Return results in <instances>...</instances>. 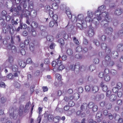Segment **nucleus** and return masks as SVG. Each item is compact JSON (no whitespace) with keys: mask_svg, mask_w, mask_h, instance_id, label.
<instances>
[{"mask_svg":"<svg viewBox=\"0 0 123 123\" xmlns=\"http://www.w3.org/2000/svg\"><path fill=\"white\" fill-rule=\"evenodd\" d=\"M97 18H94L93 19H88L87 17L85 19V20L88 22L93 24L95 25V27L96 28L99 27V21L101 20L102 19H105L103 20L100 22V24L102 27H107L109 25V23L112 21L111 18L109 17L108 12H102L99 14L94 15Z\"/></svg>","mask_w":123,"mask_h":123,"instance_id":"1","label":"nucleus"},{"mask_svg":"<svg viewBox=\"0 0 123 123\" xmlns=\"http://www.w3.org/2000/svg\"><path fill=\"white\" fill-rule=\"evenodd\" d=\"M72 21L73 23L77 22V26L80 30H82L83 28L84 25L87 22L84 19V15L82 14H78L77 17H74V19H72Z\"/></svg>","mask_w":123,"mask_h":123,"instance_id":"2","label":"nucleus"},{"mask_svg":"<svg viewBox=\"0 0 123 123\" xmlns=\"http://www.w3.org/2000/svg\"><path fill=\"white\" fill-rule=\"evenodd\" d=\"M55 61H53L52 62V66L54 67H58L57 68V70H61L65 68L64 65L62 64V61L58 62L56 63Z\"/></svg>","mask_w":123,"mask_h":123,"instance_id":"3","label":"nucleus"},{"mask_svg":"<svg viewBox=\"0 0 123 123\" xmlns=\"http://www.w3.org/2000/svg\"><path fill=\"white\" fill-rule=\"evenodd\" d=\"M106 53V55L105 57V60L103 61L102 62V64L103 66L105 67L108 64L109 62L111 60V57L110 55L111 52L108 54Z\"/></svg>","mask_w":123,"mask_h":123,"instance_id":"4","label":"nucleus"},{"mask_svg":"<svg viewBox=\"0 0 123 123\" xmlns=\"http://www.w3.org/2000/svg\"><path fill=\"white\" fill-rule=\"evenodd\" d=\"M9 113H10V117L11 119L13 118L14 119H16L17 117V115H18V112L16 111H13V109L10 110H9Z\"/></svg>","mask_w":123,"mask_h":123,"instance_id":"5","label":"nucleus"},{"mask_svg":"<svg viewBox=\"0 0 123 123\" xmlns=\"http://www.w3.org/2000/svg\"><path fill=\"white\" fill-rule=\"evenodd\" d=\"M9 61V63H8L7 62L3 64V66L5 68L9 67L10 68L12 66V63L13 61V57L11 56H10L8 58Z\"/></svg>","mask_w":123,"mask_h":123,"instance_id":"6","label":"nucleus"},{"mask_svg":"<svg viewBox=\"0 0 123 123\" xmlns=\"http://www.w3.org/2000/svg\"><path fill=\"white\" fill-rule=\"evenodd\" d=\"M101 47L103 49L105 50V53L106 54L109 53L111 52L110 49L107 46L106 44L102 43L101 44Z\"/></svg>","mask_w":123,"mask_h":123,"instance_id":"7","label":"nucleus"},{"mask_svg":"<svg viewBox=\"0 0 123 123\" xmlns=\"http://www.w3.org/2000/svg\"><path fill=\"white\" fill-rule=\"evenodd\" d=\"M105 9L106 6H105L104 5H101L98 7V10L95 12L94 14L96 15V14L97 15V14H99L103 12L104 11Z\"/></svg>","mask_w":123,"mask_h":123,"instance_id":"8","label":"nucleus"},{"mask_svg":"<svg viewBox=\"0 0 123 123\" xmlns=\"http://www.w3.org/2000/svg\"><path fill=\"white\" fill-rule=\"evenodd\" d=\"M7 49L11 50L12 53L13 54H15L17 51L16 48L15 46L12 45L11 44H9L6 48Z\"/></svg>","mask_w":123,"mask_h":123,"instance_id":"9","label":"nucleus"},{"mask_svg":"<svg viewBox=\"0 0 123 123\" xmlns=\"http://www.w3.org/2000/svg\"><path fill=\"white\" fill-rule=\"evenodd\" d=\"M70 68L72 70L74 71L76 74H77L79 72V68L77 67V66L75 64H71L70 66Z\"/></svg>","mask_w":123,"mask_h":123,"instance_id":"10","label":"nucleus"},{"mask_svg":"<svg viewBox=\"0 0 123 123\" xmlns=\"http://www.w3.org/2000/svg\"><path fill=\"white\" fill-rule=\"evenodd\" d=\"M115 37L116 38H123V30H121L118 31V33L115 35Z\"/></svg>","mask_w":123,"mask_h":123,"instance_id":"11","label":"nucleus"},{"mask_svg":"<svg viewBox=\"0 0 123 123\" xmlns=\"http://www.w3.org/2000/svg\"><path fill=\"white\" fill-rule=\"evenodd\" d=\"M105 31L108 35H111L113 32V29L112 27H109L105 29Z\"/></svg>","mask_w":123,"mask_h":123,"instance_id":"12","label":"nucleus"},{"mask_svg":"<svg viewBox=\"0 0 123 123\" xmlns=\"http://www.w3.org/2000/svg\"><path fill=\"white\" fill-rule=\"evenodd\" d=\"M38 113H39V115L37 119V123H40L41 121L42 117L40 115V114L41 112L42 111V108H41V107H39L38 108Z\"/></svg>","mask_w":123,"mask_h":123,"instance_id":"13","label":"nucleus"},{"mask_svg":"<svg viewBox=\"0 0 123 123\" xmlns=\"http://www.w3.org/2000/svg\"><path fill=\"white\" fill-rule=\"evenodd\" d=\"M102 116V114L100 112H98L96 115V119L98 123H99L101 121V119L100 118Z\"/></svg>","mask_w":123,"mask_h":123,"instance_id":"14","label":"nucleus"},{"mask_svg":"<svg viewBox=\"0 0 123 123\" xmlns=\"http://www.w3.org/2000/svg\"><path fill=\"white\" fill-rule=\"evenodd\" d=\"M94 33L93 28L90 27L88 31V36L90 37H92L94 35Z\"/></svg>","mask_w":123,"mask_h":123,"instance_id":"15","label":"nucleus"},{"mask_svg":"<svg viewBox=\"0 0 123 123\" xmlns=\"http://www.w3.org/2000/svg\"><path fill=\"white\" fill-rule=\"evenodd\" d=\"M123 10L120 8H118L116 9L115 11L114 14L117 15H119L123 12Z\"/></svg>","mask_w":123,"mask_h":123,"instance_id":"16","label":"nucleus"},{"mask_svg":"<svg viewBox=\"0 0 123 123\" xmlns=\"http://www.w3.org/2000/svg\"><path fill=\"white\" fill-rule=\"evenodd\" d=\"M65 10L66 13L67 15L69 18L71 19L72 20V19H73V18H72V15L69 8L67 7H66L65 8Z\"/></svg>","mask_w":123,"mask_h":123,"instance_id":"17","label":"nucleus"},{"mask_svg":"<svg viewBox=\"0 0 123 123\" xmlns=\"http://www.w3.org/2000/svg\"><path fill=\"white\" fill-rule=\"evenodd\" d=\"M87 16L85 18V19L87 17V19H91L93 17L94 15V12L91 11H88L87 12Z\"/></svg>","mask_w":123,"mask_h":123,"instance_id":"18","label":"nucleus"},{"mask_svg":"<svg viewBox=\"0 0 123 123\" xmlns=\"http://www.w3.org/2000/svg\"><path fill=\"white\" fill-rule=\"evenodd\" d=\"M57 1H56V3H54L52 4L51 8L52 9H53L54 10H56L58 9V6L57 3H59V1L58 0Z\"/></svg>","mask_w":123,"mask_h":123,"instance_id":"19","label":"nucleus"},{"mask_svg":"<svg viewBox=\"0 0 123 123\" xmlns=\"http://www.w3.org/2000/svg\"><path fill=\"white\" fill-rule=\"evenodd\" d=\"M88 105L86 103H83L81 105L80 107V110L81 112L84 111L87 108Z\"/></svg>","mask_w":123,"mask_h":123,"instance_id":"20","label":"nucleus"},{"mask_svg":"<svg viewBox=\"0 0 123 123\" xmlns=\"http://www.w3.org/2000/svg\"><path fill=\"white\" fill-rule=\"evenodd\" d=\"M116 49L118 51H122L123 50V44L120 43L116 47Z\"/></svg>","mask_w":123,"mask_h":123,"instance_id":"21","label":"nucleus"},{"mask_svg":"<svg viewBox=\"0 0 123 123\" xmlns=\"http://www.w3.org/2000/svg\"><path fill=\"white\" fill-rule=\"evenodd\" d=\"M104 94L103 93H101L100 94L97 95L95 98V99L99 101L101 99H103L104 98Z\"/></svg>","mask_w":123,"mask_h":123,"instance_id":"22","label":"nucleus"},{"mask_svg":"<svg viewBox=\"0 0 123 123\" xmlns=\"http://www.w3.org/2000/svg\"><path fill=\"white\" fill-rule=\"evenodd\" d=\"M114 117H115V118L116 120H117L118 118L119 119L118 122L119 123H122L123 122V120L122 118H120V116L118 115H117L116 113L114 114L113 115Z\"/></svg>","mask_w":123,"mask_h":123,"instance_id":"23","label":"nucleus"},{"mask_svg":"<svg viewBox=\"0 0 123 123\" xmlns=\"http://www.w3.org/2000/svg\"><path fill=\"white\" fill-rule=\"evenodd\" d=\"M18 63L19 65L21 68H24L26 65V64L25 62L21 60H19L18 61Z\"/></svg>","mask_w":123,"mask_h":123,"instance_id":"24","label":"nucleus"},{"mask_svg":"<svg viewBox=\"0 0 123 123\" xmlns=\"http://www.w3.org/2000/svg\"><path fill=\"white\" fill-rule=\"evenodd\" d=\"M75 57L77 59L80 60H83L85 58V56L79 54H76L75 55Z\"/></svg>","mask_w":123,"mask_h":123,"instance_id":"25","label":"nucleus"},{"mask_svg":"<svg viewBox=\"0 0 123 123\" xmlns=\"http://www.w3.org/2000/svg\"><path fill=\"white\" fill-rule=\"evenodd\" d=\"M117 96L114 94H112L110 96L109 100L110 101L113 102L116 100Z\"/></svg>","mask_w":123,"mask_h":123,"instance_id":"26","label":"nucleus"},{"mask_svg":"<svg viewBox=\"0 0 123 123\" xmlns=\"http://www.w3.org/2000/svg\"><path fill=\"white\" fill-rule=\"evenodd\" d=\"M100 86L102 88V90L104 91H106L107 89V87L106 85L102 83H101Z\"/></svg>","mask_w":123,"mask_h":123,"instance_id":"27","label":"nucleus"},{"mask_svg":"<svg viewBox=\"0 0 123 123\" xmlns=\"http://www.w3.org/2000/svg\"><path fill=\"white\" fill-rule=\"evenodd\" d=\"M5 27L3 28V31L4 33H6L8 32L9 29L8 27V25H6Z\"/></svg>","mask_w":123,"mask_h":123,"instance_id":"28","label":"nucleus"},{"mask_svg":"<svg viewBox=\"0 0 123 123\" xmlns=\"http://www.w3.org/2000/svg\"><path fill=\"white\" fill-rule=\"evenodd\" d=\"M30 105V104L29 103H27L24 109V111L25 112H27L29 111V106Z\"/></svg>","mask_w":123,"mask_h":123,"instance_id":"29","label":"nucleus"},{"mask_svg":"<svg viewBox=\"0 0 123 123\" xmlns=\"http://www.w3.org/2000/svg\"><path fill=\"white\" fill-rule=\"evenodd\" d=\"M24 106L23 105H21L19 108V114L20 116L22 115L23 113Z\"/></svg>","mask_w":123,"mask_h":123,"instance_id":"30","label":"nucleus"},{"mask_svg":"<svg viewBox=\"0 0 123 123\" xmlns=\"http://www.w3.org/2000/svg\"><path fill=\"white\" fill-rule=\"evenodd\" d=\"M8 27L10 30L9 32L11 34H13L14 32V30L12 28V27L11 25H8Z\"/></svg>","mask_w":123,"mask_h":123,"instance_id":"31","label":"nucleus"},{"mask_svg":"<svg viewBox=\"0 0 123 123\" xmlns=\"http://www.w3.org/2000/svg\"><path fill=\"white\" fill-rule=\"evenodd\" d=\"M14 85L15 87L17 88H19L20 87V84L17 81L14 82Z\"/></svg>","mask_w":123,"mask_h":123,"instance_id":"32","label":"nucleus"},{"mask_svg":"<svg viewBox=\"0 0 123 123\" xmlns=\"http://www.w3.org/2000/svg\"><path fill=\"white\" fill-rule=\"evenodd\" d=\"M112 22L113 25L114 26H117L119 24L118 21L116 19H114L112 20Z\"/></svg>","mask_w":123,"mask_h":123,"instance_id":"33","label":"nucleus"},{"mask_svg":"<svg viewBox=\"0 0 123 123\" xmlns=\"http://www.w3.org/2000/svg\"><path fill=\"white\" fill-rule=\"evenodd\" d=\"M10 38L9 37L7 36L5 37L3 41V43L4 45H6L7 44V40L9 39Z\"/></svg>","mask_w":123,"mask_h":123,"instance_id":"34","label":"nucleus"},{"mask_svg":"<svg viewBox=\"0 0 123 123\" xmlns=\"http://www.w3.org/2000/svg\"><path fill=\"white\" fill-rule=\"evenodd\" d=\"M47 40L48 41H52L53 40L54 38L52 36L48 35L47 37Z\"/></svg>","mask_w":123,"mask_h":123,"instance_id":"35","label":"nucleus"},{"mask_svg":"<svg viewBox=\"0 0 123 123\" xmlns=\"http://www.w3.org/2000/svg\"><path fill=\"white\" fill-rule=\"evenodd\" d=\"M67 53L68 55H71L73 53L72 50L70 49H68L67 50Z\"/></svg>","mask_w":123,"mask_h":123,"instance_id":"36","label":"nucleus"},{"mask_svg":"<svg viewBox=\"0 0 123 123\" xmlns=\"http://www.w3.org/2000/svg\"><path fill=\"white\" fill-rule=\"evenodd\" d=\"M61 117L60 116H56L54 118L53 121L55 123H57L59 121Z\"/></svg>","mask_w":123,"mask_h":123,"instance_id":"37","label":"nucleus"},{"mask_svg":"<svg viewBox=\"0 0 123 123\" xmlns=\"http://www.w3.org/2000/svg\"><path fill=\"white\" fill-rule=\"evenodd\" d=\"M18 67L16 65H14L12 68V70L13 72H16L18 70Z\"/></svg>","mask_w":123,"mask_h":123,"instance_id":"38","label":"nucleus"},{"mask_svg":"<svg viewBox=\"0 0 123 123\" xmlns=\"http://www.w3.org/2000/svg\"><path fill=\"white\" fill-rule=\"evenodd\" d=\"M31 25L32 27L34 28H37V24L36 22L33 21L32 23L31 24Z\"/></svg>","mask_w":123,"mask_h":123,"instance_id":"39","label":"nucleus"},{"mask_svg":"<svg viewBox=\"0 0 123 123\" xmlns=\"http://www.w3.org/2000/svg\"><path fill=\"white\" fill-rule=\"evenodd\" d=\"M104 78L105 80L106 81H108L110 80V77L109 75H106L104 76Z\"/></svg>","mask_w":123,"mask_h":123,"instance_id":"40","label":"nucleus"},{"mask_svg":"<svg viewBox=\"0 0 123 123\" xmlns=\"http://www.w3.org/2000/svg\"><path fill=\"white\" fill-rule=\"evenodd\" d=\"M0 24L3 26H4L6 25L5 24V21L3 19L1 18H0Z\"/></svg>","mask_w":123,"mask_h":123,"instance_id":"41","label":"nucleus"},{"mask_svg":"<svg viewBox=\"0 0 123 123\" xmlns=\"http://www.w3.org/2000/svg\"><path fill=\"white\" fill-rule=\"evenodd\" d=\"M92 87V85H90L89 86H86L85 87V89L86 91L88 92L90 90Z\"/></svg>","mask_w":123,"mask_h":123,"instance_id":"42","label":"nucleus"},{"mask_svg":"<svg viewBox=\"0 0 123 123\" xmlns=\"http://www.w3.org/2000/svg\"><path fill=\"white\" fill-rule=\"evenodd\" d=\"M29 48L31 51H32L34 49V44L33 43H30L29 44Z\"/></svg>","mask_w":123,"mask_h":123,"instance_id":"43","label":"nucleus"},{"mask_svg":"<svg viewBox=\"0 0 123 123\" xmlns=\"http://www.w3.org/2000/svg\"><path fill=\"white\" fill-rule=\"evenodd\" d=\"M82 50V48L81 46H78L77 47L76 49V50L77 52H81Z\"/></svg>","mask_w":123,"mask_h":123,"instance_id":"44","label":"nucleus"},{"mask_svg":"<svg viewBox=\"0 0 123 123\" xmlns=\"http://www.w3.org/2000/svg\"><path fill=\"white\" fill-rule=\"evenodd\" d=\"M55 78L59 81H60L61 79V76L59 74H55Z\"/></svg>","mask_w":123,"mask_h":123,"instance_id":"45","label":"nucleus"},{"mask_svg":"<svg viewBox=\"0 0 123 123\" xmlns=\"http://www.w3.org/2000/svg\"><path fill=\"white\" fill-rule=\"evenodd\" d=\"M74 99L77 100L79 98V94L77 93H76L74 94Z\"/></svg>","mask_w":123,"mask_h":123,"instance_id":"46","label":"nucleus"},{"mask_svg":"<svg viewBox=\"0 0 123 123\" xmlns=\"http://www.w3.org/2000/svg\"><path fill=\"white\" fill-rule=\"evenodd\" d=\"M52 17L53 20L55 21V23H57L56 21L58 18L57 15L56 14H55L53 15V16Z\"/></svg>","mask_w":123,"mask_h":123,"instance_id":"47","label":"nucleus"},{"mask_svg":"<svg viewBox=\"0 0 123 123\" xmlns=\"http://www.w3.org/2000/svg\"><path fill=\"white\" fill-rule=\"evenodd\" d=\"M93 91L94 92H96L98 90V88L97 86H94L93 88Z\"/></svg>","mask_w":123,"mask_h":123,"instance_id":"48","label":"nucleus"},{"mask_svg":"<svg viewBox=\"0 0 123 123\" xmlns=\"http://www.w3.org/2000/svg\"><path fill=\"white\" fill-rule=\"evenodd\" d=\"M92 111L95 112L96 111L98 110V107L97 105H94L92 108Z\"/></svg>","mask_w":123,"mask_h":123,"instance_id":"49","label":"nucleus"},{"mask_svg":"<svg viewBox=\"0 0 123 123\" xmlns=\"http://www.w3.org/2000/svg\"><path fill=\"white\" fill-rule=\"evenodd\" d=\"M6 78L9 79H12L14 78V76L11 73L7 75L6 76Z\"/></svg>","mask_w":123,"mask_h":123,"instance_id":"50","label":"nucleus"},{"mask_svg":"<svg viewBox=\"0 0 123 123\" xmlns=\"http://www.w3.org/2000/svg\"><path fill=\"white\" fill-rule=\"evenodd\" d=\"M105 75L104 73L102 72H100L98 74L99 77L101 78H103Z\"/></svg>","mask_w":123,"mask_h":123,"instance_id":"51","label":"nucleus"},{"mask_svg":"<svg viewBox=\"0 0 123 123\" xmlns=\"http://www.w3.org/2000/svg\"><path fill=\"white\" fill-rule=\"evenodd\" d=\"M63 37L64 39H67L68 38V34H66L65 32H63Z\"/></svg>","mask_w":123,"mask_h":123,"instance_id":"52","label":"nucleus"},{"mask_svg":"<svg viewBox=\"0 0 123 123\" xmlns=\"http://www.w3.org/2000/svg\"><path fill=\"white\" fill-rule=\"evenodd\" d=\"M95 104L92 102H91L89 103L88 105V107L90 108H92L93 107Z\"/></svg>","mask_w":123,"mask_h":123,"instance_id":"53","label":"nucleus"},{"mask_svg":"<svg viewBox=\"0 0 123 123\" xmlns=\"http://www.w3.org/2000/svg\"><path fill=\"white\" fill-rule=\"evenodd\" d=\"M17 11V9L15 7H14V6H12L11 9L10 10V11L11 12H12L13 11L16 12Z\"/></svg>","mask_w":123,"mask_h":123,"instance_id":"54","label":"nucleus"},{"mask_svg":"<svg viewBox=\"0 0 123 123\" xmlns=\"http://www.w3.org/2000/svg\"><path fill=\"white\" fill-rule=\"evenodd\" d=\"M93 43L97 46H98L100 45V43L99 41L97 40H94Z\"/></svg>","mask_w":123,"mask_h":123,"instance_id":"55","label":"nucleus"},{"mask_svg":"<svg viewBox=\"0 0 123 123\" xmlns=\"http://www.w3.org/2000/svg\"><path fill=\"white\" fill-rule=\"evenodd\" d=\"M73 41L77 45H79L80 43L78 40L75 37H74L73 38Z\"/></svg>","mask_w":123,"mask_h":123,"instance_id":"56","label":"nucleus"},{"mask_svg":"<svg viewBox=\"0 0 123 123\" xmlns=\"http://www.w3.org/2000/svg\"><path fill=\"white\" fill-rule=\"evenodd\" d=\"M81 111H78L77 112V114L78 115H81V116L82 117H84L85 116V113H82L81 114Z\"/></svg>","mask_w":123,"mask_h":123,"instance_id":"57","label":"nucleus"},{"mask_svg":"<svg viewBox=\"0 0 123 123\" xmlns=\"http://www.w3.org/2000/svg\"><path fill=\"white\" fill-rule=\"evenodd\" d=\"M53 118L54 117L52 115H49L48 117V120L50 121L53 120Z\"/></svg>","mask_w":123,"mask_h":123,"instance_id":"58","label":"nucleus"},{"mask_svg":"<svg viewBox=\"0 0 123 123\" xmlns=\"http://www.w3.org/2000/svg\"><path fill=\"white\" fill-rule=\"evenodd\" d=\"M75 105L74 103L72 101H71L69 102L68 105L70 107H72L74 106Z\"/></svg>","mask_w":123,"mask_h":123,"instance_id":"59","label":"nucleus"},{"mask_svg":"<svg viewBox=\"0 0 123 123\" xmlns=\"http://www.w3.org/2000/svg\"><path fill=\"white\" fill-rule=\"evenodd\" d=\"M111 74L113 75H115L117 74L116 71L114 69H112L111 71Z\"/></svg>","mask_w":123,"mask_h":123,"instance_id":"60","label":"nucleus"},{"mask_svg":"<svg viewBox=\"0 0 123 123\" xmlns=\"http://www.w3.org/2000/svg\"><path fill=\"white\" fill-rule=\"evenodd\" d=\"M89 69L91 71H92L95 69V67L93 65H91L90 66Z\"/></svg>","mask_w":123,"mask_h":123,"instance_id":"61","label":"nucleus"},{"mask_svg":"<svg viewBox=\"0 0 123 123\" xmlns=\"http://www.w3.org/2000/svg\"><path fill=\"white\" fill-rule=\"evenodd\" d=\"M122 84L121 83L119 82L117 83V87L118 89H119L120 88H121L122 87Z\"/></svg>","mask_w":123,"mask_h":123,"instance_id":"62","label":"nucleus"},{"mask_svg":"<svg viewBox=\"0 0 123 123\" xmlns=\"http://www.w3.org/2000/svg\"><path fill=\"white\" fill-rule=\"evenodd\" d=\"M58 42L62 45H64V40L62 39H59L58 40Z\"/></svg>","mask_w":123,"mask_h":123,"instance_id":"63","label":"nucleus"},{"mask_svg":"<svg viewBox=\"0 0 123 123\" xmlns=\"http://www.w3.org/2000/svg\"><path fill=\"white\" fill-rule=\"evenodd\" d=\"M55 21H51L49 23V26L51 27H53L55 25Z\"/></svg>","mask_w":123,"mask_h":123,"instance_id":"64","label":"nucleus"}]
</instances>
